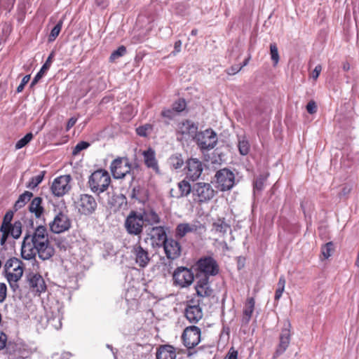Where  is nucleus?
<instances>
[{"mask_svg": "<svg viewBox=\"0 0 359 359\" xmlns=\"http://www.w3.org/2000/svg\"><path fill=\"white\" fill-rule=\"evenodd\" d=\"M55 253L49 241L47 229L38 226L32 233H26L21 246V256L24 259H35L36 255L42 260H48Z\"/></svg>", "mask_w": 359, "mask_h": 359, "instance_id": "1", "label": "nucleus"}, {"mask_svg": "<svg viewBox=\"0 0 359 359\" xmlns=\"http://www.w3.org/2000/svg\"><path fill=\"white\" fill-rule=\"evenodd\" d=\"M7 280L13 291L18 288V281L23 274V263L17 258L7 260L4 266Z\"/></svg>", "mask_w": 359, "mask_h": 359, "instance_id": "2", "label": "nucleus"}, {"mask_svg": "<svg viewBox=\"0 0 359 359\" xmlns=\"http://www.w3.org/2000/svg\"><path fill=\"white\" fill-rule=\"evenodd\" d=\"M111 183V178L107 171L100 169L93 172L89 177L88 184L92 192L100 194L104 192Z\"/></svg>", "mask_w": 359, "mask_h": 359, "instance_id": "3", "label": "nucleus"}, {"mask_svg": "<svg viewBox=\"0 0 359 359\" xmlns=\"http://www.w3.org/2000/svg\"><path fill=\"white\" fill-rule=\"evenodd\" d=\"M194 201L202 203L210 201L215 196V190L209 183L197 182L192 186Z\"/></svg>", "mask_w": 359, "mask_h": 359, "instance_id": "4", "label": "nucleus"}, {"mask_svg": "<svg viewBox=\"0 0 359 359\" xmlns=\"http://www.w3.org/2000/svg\"><path fill=\"white\" fill-rule=\"evenodd\" d=\"M173 284L180 288L190 286L194 280V274L191 269L187 267H177L172 274Z\"/></svg>", "mask_w": 359, "mask_h": 359, "instance_id": "5", "label": "nucleus"}, {"mask_svg": "<svg viewBox=\"0 0 359 359\" xmlns=\"http://www.w3.org/2000/svg\"><path fill=\"white\" fill-rule=\"evenodd\" d=\"M144 222L141 212L131 211L125 221V228L129 234L139 236L143 231Z\"/></svg>", "mask_w": 359, "mask_h": 359, "instance_id": "6", "label": "nucleus"}, {"mask_svg": "<svg viewBox=\"0 0 359 359\" xmlns=\"http://www.w3.org/2000/svg\"><path fill=\"white\" fill-rule=\"evenodd\" d=\"M50 229L55 233H61L68 231L71 227V220L64 211L57 212L49 224Z\"/></svg>", "mask_w": 359, "mask_h": 359, "instance_id": "7", "label": "nucleus"}, {"mask_svg": "<svg viewBox=\"0 0 359 359\" xmlns=\"http://www.w3.org/2000/svg\"><path fill=\"white\" fill-rule=\"evenodd\" d=\"M131 165L128 158L118 157L114 159L110 165L113 177L116 179H122L130 173Z\"/></svg>", "mask_w": 359, "mask_h": 359, "instance_id": "8", "label": "nucleus"}, {"mask_svg": "<svg viewBox=\"0 0 359 359\" xmlns=\"http://www.w3.org/2000/svg\"><path fill=\"white\" fill-rule=\"evenodd\" d=\"M196 139L198 147L203 150L213 149L217 142V134L211 129L198 133Z\"/></svg>", "mask_w": 359, "mask_h": 359, "instance_id": "9", "label": "nucleus"}, {"mask_svg": "<svg viewBox=\"0 0 359 359\" xmlns=\"http://www.w3.org/2000/svg\"><path fill=\"white\" fill-rule=\"evenodd\" d=\"M201 331L196 326H189L184 330L182 335L183 344L190 349L197 346L201 341Z\"/></svg>", "mask_w": 359, "mask_h": 359, "instance_id": "10", "label": "nucleus"}, {"mask_svg": "<svg viewBox=\"0 0 359 359\" xmlns=\"http://www.w3.org/2000/svg\"><path fill=\"white\" fill-rule=\"evenodd\" d=\"M75 204L79 212L85 215L94 212L97 205L95 198L86 194H81Z\"/></svg>", "mask_w": 359, "mask_h": 359, "instance_id": "11", "label": "nucleus"}, {"mask_svg": "<svg viewBox=\"0 0 359 359\" xmlns=\"http://www.w3.org/2000/svg\"><path fill=\"white\" fill-rule=\"evenodd\" d=\"M291 325L289 321L284 323V327L281 330L279 337V343L273 355V358L276 359L281 355L288 348L291 339Z\"/></svg>", "mask_w": 359, "mask_h": 359, "instance_id": "12", "label": "nucleus"}, {"mask_svg": "<svg viewBox=\"0 0 359 359\" xmlns=\"http://www.w3.org/2000/svg\"><path fill=\"white\" fill-rule=\"evenodd\" d=\"M215 178L217 188L222 191L231 189L235 183L234 174L226 168L217 171Z\"/></svg>", "mask_w": 359, "mask_h": 359, "instance_id": "13", "label": "nucleus"}, {"mask_svg": "<svg viewBox=\"0 0 359 359\" xmlns=\"http://www.w3.org/2000/svg\"><path fill=\"white\" fill-rule=\"evenodd\" d=\"M71 180L72 177L69 175L56 177L51 185L52 193L56 196H62L66 194L71 189Z\"/></svg>", "mask_w": 359, "mask_h": 359, "instance_id": "14", "label": "nucleus"}, {"mask_svg": "<svg viewBox=\"0 0 359 359\" xmlns=\"http://www.w3.org/2000/svg\"><path fill=\"white\" fill-rule=\"evenodd\" d=\"M47 322L50 327L58 330L62 327L63 308L59 304L51 306L46 312Z\"/></svg>", "mask_w": 359, "mask_h": 359, "instance_id": "15", "label": "nucleus"}, {"mask_svg": "<svg viewBox=\"0 0 359 359\" xmlns=\"http://www.w3.org/2000/svg\"><path fill=\"white\" fill-rule=\"evenodd\" d=\"M197 268L199 271L203 273L205 276H215L219 271L216 261L212 257L200 259L197 262Z\"/></svg>", "mask_w": 359, "mask_h": 359, "instance_id": "16", "label": "nucleus"}, {"mask_svg": "<svg viewBox=\"0 0 359 359\" xmlns=\"http://www.w3.org/2000/svg\"><path fill=\"white\" fill-rule=\"evenodd\" d=\"M131 253L135 259V263L141 268L146 267L150 258L147 250H144L140 245L136 244L133 247Z\"/></svg>", "mask_w": 359, "mask_h": 359, "instance_id": "17", "label": "nucleus"}, {"mask_svg": "<svg viewBox=\"0 0 359 359\" xmlns=\"http://www.w3.org/2000/svg\"><path fill=\"white\" fill-rule=\"evenodd\" d=\"M166 257L175 259L181 255L182 248L180 243L173 238H168L163 245Z\"/></svg>", "mask_w": 359, "mask_h": 359, "instance_id": "18", "label": "nucleus"}, {"mask_svg": "<svg viewBox=\"0 0 359 359\" xmlns=\"http://www.w3.org/2000/svg\"><path fill=\"white\" fill-rule=\"evenodd\" d=\"M187 177L193 181L196 180L201 175L203 167L202 163L197 158H190L187 163Z\"/></svg>", "mask_w": 359, "mask_h": 359, "instance_id": "19", "label": "nucleus"}, {"mask_svg": "<svg viewBox=\"0 0 359 359\" xmlns=\"http://www.w3.org/2000/svg\"><path fill=\"white\" fill-rule=\"evenodd\" d=\"M148 235L153 245L162 246L168 240L165 231L162 226L151 228Z\"/></svg>", "mask_w": 359, "mask_h": 359, "instance_id": "20", "label": "nucleus"}, {"mask_svg": "<svg viewBox=\"0 0 359 359\" xmlns=\"http://www.w3.org/2000/svg\"><path fill=\"white\" fill-rule=\"evenodd\" d=\"M184 316L190 323H197L203 318V311L198 305L188 304L184 311Z\"/></svg>", "mask_w": 359, "mask_h": 359, "instance_id": "21", "label": "nucleus"}, {"mask_svg": "<svg viewBox=\"0 0 359 359\" xmlns=\"http://www.w3.org/2000/svg\"><path fill=\"white\" fill-rule=\"evenodd\" d=\"M29 284L32 291L41 294L46 290V284L42 276L37 273H32L29 277Z\"/></svg>", "mask_w": 359, "mask_h": 359, "instance_id": "22", "label": "nucleus"}, {"mask_svg": "<svg viewBox=\"0 0 359 359\" xmlns=\"http://www.w3.org/2000/svg\"><path fill=\"white\" fill-rule=\"evenodd\" d=\"M201 227V225L196 223H180L176 227L175 236L181 238L188 233L197 231Z\"/></svg>", "mask_w": 359, "mask_h": 359, "instance_id": "23", "label": "nucleus"}, {"mask_svg": "<svg viewBox=\"0 0 359 359\" xmlns=\"http://www.w3.org/2000/svg\"><path fill=\"white\" fill-rule=\"evenodd\" d=\"M176 349L168 344L160 346L156 351V359H176Z\"/></svg>", "mask_w": 359, "mask_h": 359, "instance_id": "24", "label": "nucleus"}, {"mask_svg": "<svg viewBox=\"0 0 359 359\" xmlns=\"http://www.w3.org/2000/svg\"><path fill=\"white\" fill-rule=\"evenodd\" d=\"M144 156V161L145 165L149 168L153 169L156 172H159V168L158 165V162L156 158V154L154 150L149 148L146 151H144L142 153Z\"/></svg>", "mask_w": 359, "mask_h": 359, "instance_id": "25", "label": "nucleus"}, {"mask_svg": "<svg viewBox=\"0 0 359 359\" xmlns=\"http://www.w3.org/2000/svg\"><path fill=\"white\" fill-rule=\"evenodd\" d=\"M255 301L253 297H248L244 305L242 316V323L248 324L255 309Z\"/></svg>", "mask_w": 359, "mask_h": 359, "instance_id": "26", "label": "nucleus"}, {"mask_svg": "<svg viewBox=\"0 0 359 359\" xmlns=\"http://www.w3.org/2000/svg\"><path fill=\"white\" fill-rule=\"evenodd\" d=\"M179 191H175L173 189L170 190V196L173 198H181L188 196L191 192L192 193V187L189 182L186 180H182L177 184Z\"/></svg>", "mask_w": 359, "mask_h": 359, "instance_id": "27", "label": "nucleus"}, {"mask_svg": "<svg viewBox=\"0 0 359 359\" xmlns=\"http://www.w3.org/2000/svg\"><path fill=\"white\" fill-rule=\"evenodd\" d=\"M195 289L197 295L201 297H209L212 292L210 287L208 277L198 280L195 286Z\"/></svg>", "mask_w": 359, "mask_h": 359, "instance_id": "28", "label": "nucleus"}, {"mask_svg": "<svg viewBox=\"0 0 359 359\" xmlns=\"http://www.w3.org/2000/svg\"><path fill=\"white\" fill-rule=\"evenodd\" d=\"M42 201L41 198L36 197L32 199L29 206L30 212L34 214L37 219H41L43 216L44 208L42 205Z\"/></svg>", "mask_w": 359, "mask_h": 359, "instance_id": "29", "label": "nucleus"}, {"mask_svg": "<svg viewBox=\"0 0 359 359\" xmlns=\"http://www.w3.org/2000/svg\"><path fill=\"white\" fill-rule=\"evenodd\" d=\"M143 222L149 224H156L160 222V218L158 214L152 209L144 210L141 212Z\"/></svg>", "mask_w": 359, "mask_h": 359, "instance_id": "30", "label": "nucleus"}, {"mask_svg": "<svg viewBox=\"0 0 359 359\" xmlns=\"http://www.w3.org/2000/svg\"><path fill=\"white\" fill-rule=\"evenodd\" d=\"M54 57V53L52 52L50 55L48 57L46 62L43 65L39 72L36 74V75L34 76L32 85H35L39 82V81L44 76L46 71L50 68L52 62L53 58Z\"/></svg>", "mask_w": 359, "mask_h": 359, "instance_id": "31", "label": "nucleus"}, {"mask_svg": "<svg viewBox=\"0 0 359 359\" xmlns=\"http://www.w3.org/2000/svg\"><path fill=\"white\" fill-rule=\"evenodd\" d=\"M179 130L182 134H194L196 133L197 126L190 121H185L180 124Z\"/></svg>", "mask_w": 359, "mask_h": 359, "instance_id": "32", "label": "nucleus"}, {"mask_svg": "<svg viewBox=\"0 0 359 359\" xmlns=\"http://www.w3.org/2000/svg\"><path fill=\"white\" fill-rule=\"evenodd\" d=\"M33 196V194L29 191H25L23 194L20 195L18 201L15 203V208L16 210L20 209L25 206V205L30 201L32 197Z\"/></svg>", "mask_w": 359, "mask_h": 359, "instance_id": "33", "label": "nucleus"}, {"mask_svg": "<svg viewBox=\"0 0 359 359\" xmlns=\"http://www.w3.org/2000/svg\"><path fill=\"white\" fill-rule=\"evenodd\" d=\"M22 233V224L20 221H16L13 224L9 226V235L14 238H18Z\"/></svg>", "mask_w": 359, "mask_h": 359, "instance_id": "34", "label": "nucleus"}, {"mask_svg": "<svg viewBox=\"0 0 359 359\" xmlns=\"http://www.w3.org/2000/svg\"><path fill=\"white\" fill-rule=\"evenodd\" d=\"M229 227L224 219H219L213 223V230L221 233H224Z\"/></svg>", "mask_w": 359, "mask_h": 359, "instance_id": "35", "label": "nucleus"}, {"mask_svg": "<svg viewBox=\"0 0 359 359\" xmlns=\"http://www.w3.org/2000/svg\"><path fill=\"white\" fill-rule=\"evenodd\" d=\"M238 147L241 155H247L250 151V144L244 137L238 140Z\"/></svg>", "mask_w": 359, "mask_h": 359, "instance_id": "36", "label": "nucleus"}, {"mask_svg": "<svg viewBox=\"0 0 359 359\" xmlns=\"http://www.w3.org/2000/svg\"><path fill=\"white\" fill-rule=\"evenodd\" d=\"M33 139V134L32 133H27L22 138L19 140L15 146L16 150L20 149L25 147Z\"/></svg>", "mask_w": 359, "mask_h": 359, "instance_id": "37", "label": "nucleus"}, {"mask_svg": "<svg viewBox=\"0 0 359 359\" xmlns=\"http://www.w3.org/2000/svg\"><path fill=\"white\" fill-rule=\"evenodd\" d=\"M62 27V20H60L57 25L52 29L50 35L48 36V41L52 42L55 40V39L59 35Z\"/></svg>", "mask_w": 359, "mask_h": 359, "instance_id": "38", "label": "nucleus"}, {"mask_svg": "<svg viewBox=\"0 0 359 359\" xmlns=\"http://www.w3.org/2000/svg\"><path fill=\"white\" fill-rule=\"evenodd\" d=\"M333 250L334 245L332 242H328L321 248V253L325 259H328L331 256Z\"/></svg>", "mask_w": 359, "mask_h": 359, "instance_id": "39", "label": "nucleus"}, {"mask_svg": "<svg viewBox=\"0 0 359 359\" xmlns=\"http://www.w3.org/2000/svg\"><path fill=\"white\" fill-rule=\"evenodd\" d=\"M13 217V212L8 211L4 217L1 229L9 230V226L11 225V222Z\"/></svg>", "mask_w": 359, "mask_h": 359, "instance_id": "40", "label": "nucleus"}, {"mask_svg": "<svg viewBox=\"0 0 359 359\" xmlns=\"http://www.w3.org/2000/svg\"><path fill=\"white\" fill-rule=\"evenodd\" d=\"M43 179V173L32 177L28 184L27 185V187L31 189H34L42 182Z\"/></svg>", "mask_w": 359, "mask_h": 359, "instance_id": "41", "label": "nucleus"}, {"mask_svg": "<svg viewBox=\"0 0 359 359\" xmlns=\"http://www.w3.org/2000/svg\"><path fill=\"white\" fill-rule=\"evenodd\" d=\"M270 54L271 58L273 62V65L276 66L279 62V54L277 46L276 43H271L270 45Z\"/></svg>", "mask_w": 359, "mask_h": 359, "instance_id": "42", "label": "nucleus"}, {"mask_svg": "<svg viewBox=\"0 0 359 359\" xmlns=\"http://www.w3.org/2000/svg\"><path fill=\"white\" fill-rule=\"evenodd\" d=\"M126 53V48L123 46H119L116 50H114L110 55L109 60L113 62L117 58L124 55Z\"/></svg>", "mask_w": 359, "mask_h": 359, "instance_id": "43", "label": "nucleus"}, {"mask_svg": "<svg viewBox=\"0 0 359 359\" xmlns=\"http://www.w3.org/2000/svg\"><path fill=\"white\" fill-rule=\"evenodd\" d=\"M186 106L187 104L185 100L183 99H179L172 104V109L179 114L185 109Z\"/></svg>", "mask_w": 359, "mask_h": 359, "instance_id": "44", "label": "nucleus"}, {"mask_svg": "<svg viewBox=\"0 0 359 359\" xmlns=\"http://www.w3.org/2000/svg\"><path fill=\"white\" fill-rule=\"evenodd\" d=\"M152 130V126L150 124H145L137 128L136 131L138 135L141 137H146Z\"/></svg>", "mask_w": 359, "mask_h": 359, "instance_id": "45", "label": "nucleus"}, {"mask_svg": "<svg viewBox=\"0 0 359 359\" xmlns=\"http://www.w3.org/2000/svg\"><path fill=\"white\" fill-rule=\"evenodd\" d=\"M183 163H184L183 160L182 159V158L180 156L175 155V156H172L170 158V165L174 169L180 168L182 166Z\"/></svg>", "mask_w": 359, "mask_h": 359, "instance_id": "46", "label": "nucleus"}, {"mask_svg": "<svg viewBox=\"0 0 359 359\" xmlns=\"http://www.w3.org/2000/svg\"><path fill=\"white\" fill-rule=\"evenodd\" d=\"M161 116L168 121L172 120L178 114L172 108L164 109L161 113Z\"/></svg>", "mask_w": 359, "mask_h": 359, "instance_id": "47", "label": "nucleus"}, {"mask_svg": "<svg viewBox=\"0 0 359 359\" xmlns=\"http://www.w3.org/2000/svg\"><path fill=\"white\" fill-rule=\"evenodd\" d=\"M90 146V144L87 142L81 141L79 142L74 148L72 154L74 156L77 155L80 151L87 149Z\"/></svg>", "mask_w": 359, "mask_h": 359, "instance_id": "48", "label": "nucleus"}, {"mask_svg": "<svg viewBox=\"0 0 359 359\" xmlns=\"http://www.w3.org/2000/svg\"><path fill=\"white\" fill-rule=\"evenodd\" d=\"M265 178L261 177L257 178L254 183V191H262L264 188Z\"/></svg>", "mask_w": 359, "mask_h": 359, "instance_id": "49", "label": "nucleus"}, {"mask_svg": "<svg viewBox=\"0 0 359 359\" xmlns=\"http://www.w3.org/2000/svg\"><path fill=\"white\" fill-rule=\"evenodd\" d=\"M306 110L311 114H315L317 111L316 103L313 100L309 101L306 105Z\"/></svg>", "mask_w": 359, "mask_h": 359, "instance_id": "50", "label": "nucleus"}, {"mask_svg": "<svg viewBox=\"0 0 359 359\" xmlns=\"http://www.w3.org/2000/svg\"><path fill=\"white\" fill-rule=\"evenodd\" d=\"M29 79H30L29 75H26L22 78L20 84L17 88L18 93H20L23 90L25 86L29 82Z\"/></svg>", "mask_w": 359, "mask_h": 359, "instance_id": "51", "label": "nucleus"}, {"mask_svg": "<svg viewBox=\"0 0 359 359\" xmlns=\"http://www.w3.org/2000/svg\"><path fill=\"white\" fill-rule=\"evenodd\" d=\"M6 285L4 283H0V302L4 301L6 297Z\"/></svg>", "mask_w": 359, "mask_h": 359, "instance_id": "52", "label": "nucleus"}, {"mask_svg": "<svg viewBox=\"0 0 359 359\" xmlns=\"http://www.w3.org/2000/svg\"><path fill=\"white\" fill-rule=\"evenodd\" d=\"M321 71H322L321 65H316L311 75L312 79L313 80H316L318 78Z\"/></svg>", "mask_w": 359, "mask_h": 359, "instance_id": "53", "label": "nucleus"}, {"mask_svg": "<svg viewBox=\"0 0 359 359\" xmlns=\"http://www.w3.org/2000/svg\"><path fill=\"white\" fill-rule=\"evenodd\" d=\"M238 351L233 347L231 348L226 356V359H238Z\"/></svg>", "mask_w": 359, "mask_h": 359, "instance_id": "54", "label": "nucleus"}, {"mask_svg": "<svg viewBox=\"0 0 359 359\" xmlns=\"http://www.w3.org/2000/svg\"><path fill=\"white\" fill-rule=\"evenodd\" d=\"M140 189L139 187L136 188V187H134L133 189V191L131 192V194H130V197L132 198H135L136 200H138V201H140Z\"/></svg>", "mask_w": 359, "mask_h": 359, "instance_id": "55", "label": "nucleus"}, {"mask_svg": "<svg viewBox=\"0 0 359 359\" xmlns=\"http://www.w3.org/2000/svg\"><path fill=\"white\" fill-rule=\"evenodd\" d=\"M0 231L2 233V236L1 238V244L4 245L9 235V230L0 229Z\"/></svg>", "mask_w": 359, "mask_h": 359, "instance_id": "56", "label": "nucleus"}, {"mask_svg": "<svg viewBox=\"0 0 359 359\" xmlns=\"http://www.w3.org/2000/svg\"><path fill=\"white\" fill-rule=\"evenodd\" d=\"M6 335L4 333L0 332V350L6 346Z\"/></svg>", "mask_w": 359, "mask_h": 359, "instance_id": "57", "label": "nucleus"}, {"mask_svg": "<svg viewBox=\"0 0 359 359\" xmlns=\"http://www.w3.org/2000/svg\"><path fill=\"white\" fill-rule=\"evenodd\" d=\"M77 118L75 117H72L69 118V120L67 122L66 130H69L70 128H72L76 123Z\"/></svg>", "mask_w": 359, "mask_h": 359, "instance_id": "58", "label": "nucleus"}, {"mask_svg": "<svg viewBox=\"0 0 359 359\" xmlns=\"http://www.w3.org/2000/svg\"><path fill=\"white\" fill-rule=\"evenodd\" d=\"M284 290H285L284 287H277V289H276V293H275V299L276 300L280 299V298L281 297V296L284 292Z\"/></svg>", "mask_w": 359, "mask_h": 359, "instance_id": "59", "label": "nucleus"}, {"mask_svg": "<svg viewBox=\"0 0 359 359\" xmlns=\"http://www.w3.org/2000/svg\"><path fill=\"white\" fill-rule=\"evenodd\" d=\"M181 46H182V41L180 40L177 41L175 43V46H174L175 51L173 52V53L175 54V53L180 52Z\"/></svg>", "mask_w": 359, "mask_h": 359, "instance_id": "60", "label": "nucleus"}, {"mask_svg": "<svg viewBox=\"0 0 359 359\" xmlns=\"http://www.w3.org/2000/svg\"><path fill=\"white\" fill-rule=\"evenodd\" d=\"M285 283H286L285 278L284 276H282L279 278V280H278V282L277 284V287H280L285 288Z\"/></svg>", "mask_w": 359, "mask_h": 359, "instance_id": "61", "label": "nucleus"}, {"mask_svg": "<svg viewBox=\"0 0 359 359\" xmlns=\"http://www.w3.org/2000/svg\"><path fill=\"white\" fill-rule=\"evenodd\" d=\"M350 191H351V188H350V187H344V188H343V189H342V193H343V194H344V195H345V194H348V193H350Z\"/></svg>", "mask_w": 359, "mask_h": 359, "instance_id": "62", "label": "nucleus"}, {"mask_svg": "<svg viewBox=\"0 0 359 359\" xmlns=\"http://www.w3.org/2000/svg\"><path fill=\"white\" fill-rule=\"evenodd\" d=\"M343 69L344 71H348L350 69V65L348 62H346L343 65Z\"/></svg>", "mask_w": 359, "mask_h": 359, "instance_id": "63", "label": "nucleus"}, {"mask_svg": "<svg viewBox=\"0 0 359 359\" xmlns=\"http://www.w3.org/2000/svg\"><path fill=\"white\" fill-rule=\"evenodd\" d=\"M355 266L359 268V250H358L357 258L355 260Z\"/></svg>", "mask_w": 359, "mask_h": 359, "instance_id": "64", "label": "nucleus"}]
</instances>
